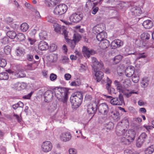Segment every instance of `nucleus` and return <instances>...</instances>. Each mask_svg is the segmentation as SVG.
Wrapping results in <instances>:
<instances>
[{"label":"nucleus","instance_id":"nucleus-1","mask_svg":"<svg viewBox=\"0 0 154 154\" xmlns=\"http://www.w3.org/2000/svg\"><path fill=\"white\" fill-rule=\"evenodd\" d=\"M55 97L60 101L66 104L68 98V91L64 89L56 88L54 90Z\"/></svg>","mask_w":154,"mask_h":154},{"label":"nucleus","instance_id":"nucleus-2","mask_svg":"<svg viewBox=\"0 0 154 154\" xmlns=\"http://www.w3.org/2000/svg\"><path fill=\"white\" fill-rule=\"evenodd\" d=\"M83 99L82 95L81 93L73 94L70 97V101L72 104V108H78L80 105Z\"/></svg>","mask_w":154,"mask_h":154},{"label":"nucleus","instance_id":"nucleus-3","mask_svg":"<svg viewBox=\"0 0 154 154\" xmlns=\"http://www.w3.org/2000/svg\"><path fill=\"white\" fill-rule=\"evenodd\" d=\"M67 10V7L64 4H60L56 6L54 13L56 15H62L65 13Z\"/></svg>","mask_w":154,"mask_h":154},{"label":"nucleus","instance_id":"nucleus-4","mask_svg":"<svg viewBox=\"0 0 154 154\" xmlns=\"http://www.w3.org/2000/svg\"><path fill=\"white\" fill-rule=\"evenodd\" d=\"M91 60L93 64L92 67L94 72L97 71V69H104L103 64L102 61L100 60L98 61L94 57H92Z\"/></svg>","mask_w":154,"mask_h":154},{"label":"nucleus","instance_id":"nucleus-5","mask_svg":"<svg viewBox=\"0 0 154 154\" xmlns=\"http://www.w3.org/2000/svg\"><path fill=\"white\" fill-rule=\"evenodd\" d=\"M124 101L123 96L121 94H119L118 97L112 98L110 100V103L114 105H121Z\"/></svg>","mask_w":154,"mask_h":154},{"label":"nucleus","instance_id":"nucleus-6","mask_svg":"<svg viewBox=\"0 0 154 154\" xmlns=\"http://www.w3.org/2000/svg\"><path fill=\"white\" fill-rule=\"evenodd\" d=\"M52 148V143L49 141H45L43 142L41 145L42 151L45 152L50 151L51 150Z\"/></svg>","mask_w":154,"mask_h":154},{"label":"nucleus","instance_id":"nucleus-7","mask_svg":"<svg viewBox=\"0 0 154 154\" xmlns=\"http://www.w3.org/2000/svg\"><path fill=\"white\" fill-rule=\"evenodd\" d=\"M83 17V14H82L75 13L70 16L69 20L71 22L77 23L82 19Z\"/></svg>","mask_w":154,"mask_h":154},{"label":"nucleus","instance_id":"nucleus-8","mask_svg":"<svg viewBox=\"0 0 154 154\" xmlns=\"http://www.w3.org/2000/svg\"><path fill=\"white\" fill-rule=\"evenodd\" d=\"M106 84L105 86L108 92L111 94H116L115 90L114 88L111 87V84L112 82L111 80L108 77H106Z\"/></svg>","mask_w":154,"mask_h":154},{"label":"nucleus","instance_id":"nucleus-9","mask_svg":"<svg viewBox=\"0 0 154 154\" xmlns=\"http://www.w3.org/2000/svg\"><path fill=\"white\" fill-rule=\"evenodd\" d=\"M54 30L57 32H60L62 31V34L64 36L65 38H66L67 35V31L65 30V27L62 28L61 25L58 24H56L54 25Z\"/></svg>","mask_w":154,"mask_h":154},{"label":"nucleus","instance_id":"nucleus-10","mask_svg":"<svg viewBox=\"0 0 154 154\" xmlns=\"http://www.w3.org/2000/svg\"><path fill=\"white\" fill-rule=\"evenodd\" d=\"M136 134L134 130H131L128 131V134H126L125 137H124L125 140H127L128 142H132L134 140Z\"/></svg>","mask_w":154,"mask_h":154},{"label":"nucleus","instance_id":"nucleus-11","mask_svg":"<svg viewBox=\"0 0 154 154\" xmlns=\"http://www.w3.org/2000/svg\"><path fill=\"white\" fill-rule=\"evenodd\" d=\"M82 52L84 57L89 58L91 55H93L95 53V51L93 50H90L87 47L84 46L82 48Z\"/></svg>","mask_w":154,"mask_h":154},{"label":"nucleus","instance_id":"nucleus-12","mask_svg":"<svg viewBox=\"0 0 154 154\" xmlns=\"http://www.w3.org/2000/svg\"><path fill=\"white\" fill-rule=\"evenodd\" d=\"M98 109L99 112L103 114H106L109 111L108 105L105 103L100 104L98 107Z\"/></svg>","mask_w":154,"mask_h":154},{"label":"nucleus","instance_id":"nucleus-13","mask_svg":"<svg viewBox=\"0 0 154 154\" xmlns=\"http://www.w3.org/2000/svg\"><path fill=\"white\" fill-rule=\"evenodd\" d=\"M147 136L145 133H142L139 136L137 141L136 146L137 147H140L147 138Z\"/></svg>","mask_w":154,"mask_h":154},{"label":"nucleus","instance_id":"nucleus-14","mask_svg":"<svg viewBox=\"0 0 154 154\" xmlns=\"http://www.w3.org/2000/svg\"><path fill=\"white\" fill-rule=\"evenodd\" d=\"M130 13L133 16H139L142 13L141 9L137 6L132 7L131 9Z\"/></svg>","mask_w":154,"mask_h":154},{"label":"nucleus","instance_id":"nucleus-15","mask_svg":"<svg viewBox=\"0 0 154 154\" xmlns=\"http://www.w3.org/2000/svg\"><path fill=\"white\" fill-rule=\"evenodd\" d=\"M105 29L104 25L103 23H100L94 26L93 29V32L94 33H100L103 32Z\"/></svg>","mask_w":154,"mask_h":154},{"label":"nucleus","instance_id":"nucleus-16","mask_svg":"<svg viewBox=\"0 0 154 154\" xmlns=\"http://www.w3.org/2000/svg\"><path fill=\"white\" fill-rule=\"evenodd\" d=\"M13 75H14V79L23 78L26 76L23 69L21 68L18 69L15 73H13Z\"/></svg>","mask_w":154,"mask_h":154},{"label":"nucleus","instance_id":"nucleus-17","mask_svg":"<svg viewBox=\"0 0 154 154\" xmlns=\"http://www.w3.org/2000/svg\"><path fill=\"white\" fill-rule=\"evenodd\" d=\"M123 45V42L119 39H116L113 41L111 43L110 47L112 49H115L116 48H119Z\"/></svg>","mask_w":154,"mask_h":154},{"label":"nucleus","instance_id":"nucleus-18","mask_svg":"<svg viewBox=\"0 0 154 154\" xmlns=\"http://www.w3.org/2000/svg\"><path fill=\"white\" fill-rule=\"evenodd\" d=\"M135 72L134 67L132 66H130L126 69L125 73L127 77H130L134 74Z\"/></svg>","mask_w":154,"mask_h":154},{"label":"nucleus","instance_id":"nucleus-19","mask_svg":"<svg viewBox=\"0 0 154 154\" xmlns=\"http://www.w3.org/2000/svg\"><path fill=\"white\" fill-rule=\"evenodd\" d=\"M45 100L47 102L51 101L53 97V94L51 91L48 90L45 92L44 94Z\"/></svg>","mask_w":154,"mask_h":154},{"label":"nucleus","instance_id":"nucleus-20","mask_svg":"<svg viewBox=\"0 0 154 154\" xmlns=\"http://www.w3.org/2000/svg\"><path fill=\"white\" fill-rule=\"evenodd\" d=\"M71 138V135L70 133L68 132H66L61 134V139L64 142L69 141Z\"/></svg>","mask_w":154,"mask_h":154},{"label":"nucleus","instance_id":"nucleus-21","mask_svg":"<svg viewBox=\"0 0 154 154\" xmlns=\"http://www.w3.org/2000/svg\"><path fill=\"white\" fill-rule=\"evenodd\" d=\"M97 105L96 104L95 105L93 106V104L89 105L88 106L87 111L89 114H93L95 113L97 109Z\"/></svg>","mask_w":154,"mask_h":154},{"label":"nucleus","instance_id":"nucleus-22","mask_svg":"<svg viewBox=\"0 0 154 154\" xmlns=\"http://www.w3.org/2000/svg\"><path fill=\"white\" fill-rule=\"evenodd\" d=\"M60 2V0H45V3L48 7H53Z\"/></svg>","mask_w":154,"mask_h":154},{"label":"nucleus","instance_id":"nucleus-23","mask_svg":"<svg viewBox=\"0 0 154 154\" xmlns=\"http://www.w3.org/2000/svg\"><path fill=\"white\" fill-rule=\"evenodd\" d=\"M114 82L117 90H118L120 92L123 93L126 90L128 91V90H126L124 86H122L119 82L115 81Z\"/></svg>","mask_w":154,"mask_h":154},{"label":"nucleus","instance_id":"nucleus-24","mask_svg":"<svg viewBox=\"0 0 154 154\" xmlns=\"http://www.w3.org/2000/svg\"><path fill=\"white\" fill-rule=\"evenodd\" d=\"M95 72L94 74V76L95 77V79L97 82H100L103 77L104 74L103 73L99 70L96 71L95 72Z\"/></svg>","mask_w":154,"mask_h":154},{"label":"nucleus","instance_id":"nucleus-25","mask_svg":"<svg viewBox=\"0 0 154 154\" xmlns=\"http://www.w3.org/2000/svg\"><path fill=\"white\" fill-rule=\"evenodd\" d=\"M39 49L42 51L45 50L48 48V43L44 41H41L38 45Z\"/></svg>","mask_w":154,"mask_h":154},{"label":"nucleus","instance_id":"nucleus-26","mask_svg":"<svg viewBox=\"0 0 154 154\" xmlns=\"http://www.w3.org/2000/svg\"><path fill=\"white\" fill-rule=\"evenodd\" d=\"M109 44L110 42L108 40L104 39L101 42L99 45L101 48L105 49L109 46Z\"/></svg>","mask_w":154,"mask_h":154},{"label":"nucleus","instance_id":"nucleus-27","mask_svg":"<svg viewBox=\"0 0 154 154\" xmlns=\"http://www.w3.org/2000/svg\"><path fill=\"white\" fill-rule=\"evenodd\" d=\"M143 25L145 29H149L152 27L153 22L150 20H147L143 22Z\"/></svg>","mask_w":154,"mask_h":154},{"label":"nucleus","instance_id":"nucleus-28","mask_svg":"<svg viewBox=\"0 0 154 154\" xmlns=\"http://www.w3.org/2000/svg\"><path fill=\"white\" fill-rule=\"evenodd\" d=\"M65 39L66 40V42H67L69 46L72 49H73L76 45V42L74 39L72 40L69 39L67 38V35L66 38Z\"/></svg>","mask_w":154,"mask_h":154},{"label":"nucleus","instance_id":"nucleus-29","mask_svg":"<svg viewBox=\"0 0 154 154\" xmlns=\"http://www.w3.org/2000/svg\"><path fill=\"white\" fill-rule=\"evenodd\" d=\"M106 34V33H105L104 32L97 33L96 36L97 40L101 42L105 39L104 38Z\"/></svg>","mask_w":154,"mask_h":154},{"label":"nucleus","instance_id":"nucleus-30","mask_svg":"<svg viewBox=\"0 0 154 154\" xmlns=\"http://www.w3.org/2000/svg\"><path fill=\"white\" fill-rule=\"evenodd\" d=\"M120 128L119 127H116V132L117 135L119 136H124L126 134V131L127 130H120Z\"/></svg>","mask_w":154,"mask_h":154},{"label":"nucleus","instance_id":"nucleus-31","mask_svg":"<svg viewBox=\"0 0 154 154\" xmlns=\"http://www.w3.org/2000/svg\"><path fill=\"white\" fill-rule=\"evenodd\" d=\"M139 72L135 71L132 77V81L135 83H137L139 79Z\"/></svg>","mask_w":154,"mask_h":154},{"label":"nucleus","instance_id":"nucleus-32","mask_svg":"<svg viewBox=\"0 0 154 154\" xmlns=\"http://www.w3.org/2000/svg\"><path fill=\"white\" fill-rule=\"evenodd\" d=\"M113 120L116 122L118 121L120 119V116L119 112L114 111L112 112V115H111Z\"/></svg>","mask_w":154,"mask_h":154},{"label":"nucleus","instance_id":"nucleus-33","mask_svg":"<svg viewBox=\"0 0 154 154\" xmlns=\"http://www.w3.org/2000/svg\"><path fill=\"white\" fill-rule=\"evenodd\" d=\"M154 151V145H152L146 148L145 150V154H152Z\"/></svg>","mask_w":154,"mask_h":154},{"label":"nucleus","instance_id":"nucleus-34","mask_svg":"<svg viewBox=\"0 0 154 154\" xmlns=\"http://www.w3.org/2000/svg\"><path fill=\"white\" fill-rule=\"evenodd\" d=\"M140 38L143 40H146L149 39L150 37V34L147 32H143L140 35Z\"/></svg>","mask_w":154,"mask_h":154},{"label":"nucleus","instance_id":"nucleus-35","mask_svg":"<svg viewBox=\"0 0 154 154\" xmlns=\"http://www.w3.org/2000/svg\"><path fill=\"white\" fill-rule=\"evenodd\" d=\"M7 35L8 38L13 39L16 37L17 34L14 31H9L7 32Z\"/></svg>","mask_w":154,"mask_h":154},{"label":"nucleus","instance_id":"nucleus-36","mask_svg":"<svg viewBox=\"0 0 154 154\" xmlns=\"http://www.w3.org/2000/svg\"><path fill=\"white\" fill-rule=\"evenodd\" d=\"M76 55L74 56L73 55H71L70 56V58L71 60H75L77 58H80L82 57L81 53L77 51H75Z\"/></svg>","mask_w":154,"mask_h":154},{"label":"nucleus","instance_id":"nucleus-37","mask_svg":"<svg viewBox=\"0 0 154 154\" xmlns=\"http://www.w3.org/2000/svg\"><path fill=\"white\" fill-rule=\"evenodd\" d=\"M16 52L17 55L19 56L23 55L25 53V50L19 47L16 49Z\"/></svg>","mask_w":154,"mask_h":154},{"label":"nucleus","instance_id":"nucleus-38","mask_svg":"<svg viewBox=\"0 0 154 154\" xmlns=\"http://www.w3.org/2000/svg\"><path fill=\"white\" fill-rule=\"evenodd\" d=\"M40 38L41 40L45 39L47 37V34L45 31H42L39 34Z\"/></svg>","mask_w":154,"mask_h":154},{"label":"nucleus","instance_id":"nucleus-39","mask_svg":"<svg viewBox=\"0 0 154 154\" xmlns=\"http://www.w3.org/2000/svg\"><path fill=\"white\" fill-rule=\"evenodd\" d=\"M149 80L148 78H144L143 79L141 84L142 87L143 88H145L147 87L149 84Z\"/></svg>","mask_w":154,"mask_h":154},{"label":"nucleus","instance_id":"nucleus-40","mask_svg":"<svg viewBox=\"0 0 154 154\" xmlns=\"http://www.w3.org/2000/svg\"><path fill=\"white\" fill-rule=\"evenodd\" d=\"M50 60V61L52 63L56 62L58 59V54H53L49 56Z\"/></svg>","mask_w":154,"mask_h":154},{"label":"nucleus","instance_id":"nucleus-41","mask_svg":"<svg viewBox=\"0 0 154 154\" xmlns=\"http://www.w3.org/2000/svg\"><path fill=\"white\" fill-rule=\"evenodd\" d=\"M29 28V26L26 23H22L20 26L21 30L23 32L26 31Z\"/></svg>","mask_w":154,"mask_h":154},{"label":"nucleus","instance_id":"nucleus-42","mask_svg":"<svg viewBox=\"0 0 154 154\" xmlns=\"http://www.w3.org/2000/svg\"><path fill=\"white\" fill-rule=\"evenodd\" d=\"M9 75L7 72H3L0 73V79L2 80H6L8 79Z\"/></svg>","mask_w":154,"mask_h":154},{"label":"nucleus","instance_id":"nucleus-43","mask_svg":"<svg viewBox=\"0 0 154 154\" xmlns=\"http://www.w3.org/2000/svg\"><path fill=\"white\" fill-rule=\"evenodd\" d=\"M24 105L23 102L21 101H19L17 104L13 105L12 107L14 109H16L18 107L23 108Z\"/></svg>","mask_w":154,"mask_h":154},{"label":"nucleus","instance_id":"nucleus-44","mask_svg":"<svg viewBox=\"0 0 154 154\" xmlns=\"http://www.w3.org/2000/svg\"><path fill=\"white\" fill-rule=\"evenodd\" d=\"M118 123H121V125L124 126V128H127L129 125L128 121L127 119L122 120Z\"/></svg>","mask_w":154,"mask_h":154},{"label":"nucleus","instance_id":"nucleus-45","mask_svg":"<svg viewBox=\"0 0 154 154\" xmlns=\"http://www.w3.org/2000/svg\"><path fill=\"white\" fill-rule=\"evenodd\" d=\"M16 36L17 39L20 42L23 41L25 39V35L22 33H19L17 34Z\"/></svg>","mask_w":154,"mask_h":154},{"label":"nucleus","instance_id":"nucleus-46","mask_svg":"<svg viewBox=\"0 0 154 154\" xmlns=\"http://www.w3.org/2000/svg\"><path fill=\"white\" fill-rule=\"evenodd\" d=\"M122 57L120 55H118L116 56L113 59V64L118 63L122 60Z\"/></svg>","mask_w":154,"mask_h":154},{"label":"nucleus","instance_id":"nucleus-47","mask_svg":"<svg viewBox=\"0 0 154 154\" xmlns=\"http://www.w3.org/2000/svg\"><path fill=\"white\" fill-rule=\"evenodd\" d=\"M57 108V104L55 103H52L50 105L48 109V110L51 112L56 110Z\"/></svg>","mask_w":154,"mask_h":154},{"label":"nucleus","instance_id":"nucleus-48","mask_svg":"<svg viewBox=\"0 0 154 154\" xmlns=\"http://www.w3.org/2000/svg\"><path fill=\"white\" fill-rule=\"evenodd\" d=\"M114 126L113 123L112 122H109L105 124V127L107 129L110 130L112 129Z\"/></svg>","mask_w":154,"mask_h":154},{"label":"nucleus","instance_id":"nucleus-49","mask_svg":"<svg viewBox=\"0 0 154 154\" xmlns=\"http://www.w3.org/2000/svg\"><path fill=\"white\" fill-rule=\"evenodd\" d=\"M11 51V47L9 45H7L4 48V51L7 55L9 54L10 53Z\"/></svg>","mask_w":154,"mask_h":154},{"label":"nucleus","instance_id":"nucleus-50","mask_svg":"<svg viewBox=\"0 0 154 154\" xmlns=\"http://www.w3.org/2000/svg\"><path fill=\"white\" fill-rule=\"evenodd\" d=\"M9 42V38L8 37H5L1 39V43L4 45L8 44Z\"/></svg>","mask_w":154,"mask_h":154},{"label":"nucleus","instance_id":"nucleus-51","mask_svg":"<svg viewBox=\"0 0 154 154\" xmlns=\"http://www.w3.org/2000/svg\"><path fill=\"white\" fill-rule=\"evenodd\" d=\"M124 94L127 98L130 97L132 94H137V92H134V91H132L129 92H126V91L123 93Z\"/></svg>","mask_w":154,"mask_h":154},{"label":"nucleus","instance_id":"nucleus-52","mask_svg":"<svg viewBox=\"0 0 154 154\" xmlns=\"http://www.w3.org/2000/svg\"><path fill=\"white\" fill-rule=\"evenodd\" d=\"M7 64L6 60L4 59H0V66L2 67H5Z\"/></svg>","mask_w":154,"mask_h":154},{"label":"nucleus","instance_id":"nucleus-53","mask_svg":"<svg viewBox=\"0 0 154 154\" xmlns=\"http://www.w3.org/2000/svg\"><path fill=\"white\" fill-rule=\"evenodd\" d=\"M57 49V45L54 44H52L50 45L49 50L51 52H53L55 51Z\"/></svg>","mask_w":154,"mask_h":154},{"label":"nucleus","instance_id":"nucleus-54","mask_svg":"<svg viewBox=\"0 0 154 154\" xmlns=\"http://www.w3.org/2000/svg\"><path fill=\"white\" fill-rule=\"evenodd\" d=\"M73 38L75 42H79L81 39V36L79 34H74L73 35Z\"/></svg>","mask_w":154,"mask_h":154},{"label":"nucleus","instance_id":"nucleus-55","mask_svg":"<svg viewBox=\"0 0 154 154\" xmlns=\"http://www.w3.org/2000/svg\"><path fill=\"white\" fill-rule=\"evenodd\" d=\"M131 81L128 79H126L123 82L124 86L125 88L128 87L130 85Z\"/></svg>","mask_w":154,"mask_h":154},{"label":"nucleus","instance_id":"nucleus-56","mask_svg":"<svg viewBox=\"0 0 154 154\" xmlns=\"http://www.w3.org/2000/svg\"><path fill=\"white\" fill-rule=\"evenodd\" d=\"M46 20L49 22L53 23L54 22V18L51 16H48L46 17Z\"/></svg>","mask_w":154,"mask_h":154},{"label":"nucleus","instance_id":"nucleus-57","mask_svg":"<svg viewBox=\"0 0 154 154\" xmlns=\"http://www.w3.org/2000/svg\"><path fill=\"white\" fill-rule=\"evenodd\" d=\"M13 116L17 119L19 122H20L21 121L22 119L21 115H20V116H19L18 115L14 113Z\"/></svg>","mask_w":154,"mask_h":154},{"label":"nucleus","instance_id":"nucleus-58","mask_svg":"<svg viewBox=\"0 0 154 154\" xmlns=\"http://www.w3.org/2000/svg\"><path fill=\"white\" fill-rule=\"evenodd\" d=\"M14 86L15 88L17 90H20L21 89L20 88L21 86V84L20 83H17L14 84Z\"/></svg>","mask_w":154,"mask_h":154},{"label":"nucleus","instance_id":"nucleus-59","mask_svg":"<svg viewBox=\"0 0 154 154\" xmlns=\"http://www.w3.org/2000/svg\"><path fill=\"white\" fill-rule=\"evenodd\" d=\"M26 58L29 61H33V56L32 55L30 54H27L26 56Z\"/></svg>","mask_w":154,"mask_h":154},{"label":"nucleus","instance_id":"nucleus-60","mask_svg":"<svg viewBox=\"0 0 154 154\" xmlns=\"http://www.w3.org/2000/svg\"><path fill=\"white\" fill-rule=\"evenodd\" d=\"M57 78V75L54 73H52L50 75V79L51 81L55 80Z\"/></svg>","mask_w":154,"mask_h":154},{"label":"nucleus","instance_id":"nucleus-61","mask_svg":"<svg viewBox=\"0 0 154 154\" xmlns=\"http://www.w3.org/2000/svg\"><path fill=\"white\" fill-rule=\"evenodd\" d=\"M92 13L94 14H95L99 10V8L97 7H93Z\"/></svg>","mask_w":154,"mask_h":154},{"label":"nucleus","instance_id":"nucleus-62","mask_svg":"<svg viewBox=\"0 0 154 154\" xmlns=\"http://www.w3.org/2000/svg\"><path fill=\"white\" fill-rule=\"evenodd\" d=\"M69 154H76V150L74 148H71L69 149Z\"/></svg>","mask_w":154,"mask_h":154},{"label":"nucleus","instance_id":"nucleus-63","mask_svg":"<svg viewBox=\"0 0 154 154\" xmlns=\"http://www.w3.org/2000/svg\"><path fill=\"white\" fill-rule=\"evenodd\" d=\"M36 61L34 60L33 61V63H32L27 65V66L28 68V69L29 70H34L35 69V68H33L32 67V66L33 64L34 63H36Z\"/></svg>","mask_w":154,"mask_h":154},{"label":"nucleus","instance_id":"nucleus-64","mask_svg":"<svg viewBox=\"0 0 154 154\" xmlns=\"http://www.w3.org/2000/svg\"><path fill=\"white\" fill-rule=\"evenodd\" d=\"M64 77L66 80H68L70 79L71 76L69 74L66 73L64 75Z\"/></svg>","mask_w":154,"mask_h":154}]
</instances>
